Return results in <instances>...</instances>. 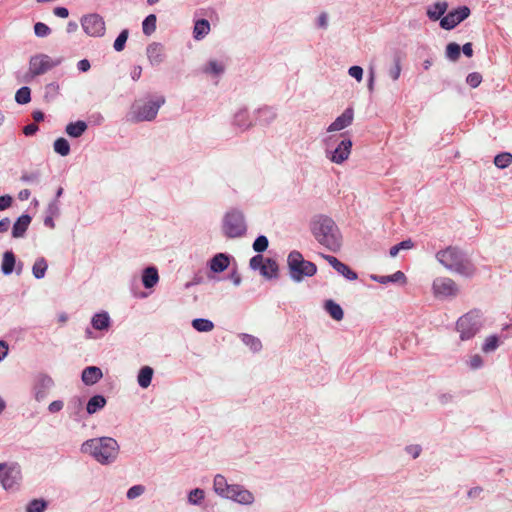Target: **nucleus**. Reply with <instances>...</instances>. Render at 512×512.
<instances>
[{
	"label": "nucleus",
	"mask_w": 512,
	"mask_h": 512,
	"mask_svg": "<svg viewBox=\"0 0 512 512\" xmlns=\"http://www.w3.org/2000/svg\"><path fill=\"white\" fill-rule=\"evenodd\" d=\"M83 407L84 401L79 396L72 397L67 405V412L69 417L76 422H80L83 419Z\"/></svg>",
	"instance_id": "412c9836"
},
{
	"label": "nucleus",
	"mask_w": 512,
	"mask_h": 512,
	"mask_svg": "<svg viewBox=\"0 0 512 512\" xmlns=\"http://www.w3.org/2000/svg\"><path fill=\"white\" fill-rule=\"evenodd\" d=\"M34 33L37 37L44 38L51 33V29L45 23L37 22L34 24Z\"/></svg>",
	"instance_id": "4d7b16f0"
},
{
	"label": "nucleus",
	"mask_w": 512,
	"mask_h": 512,
	"mask_svg": "<svg viewBox=\"0 0 512 512\" xmlns=\"http://www.w3.org/2000/svg\"><path fill=\"white\" fill-rule=\"evenodd\" d=\"M191 324L198 332H210L214 328V323L206 318H195L192 320Z\"/></svg>",
	"instance_id": "ea45409f"
},
{
	"label": "nucleus",
	"mask_w": 512,
	"mask_h": 512,
	"mask_svg": "<svg viewBox=\"0 0 512 512\" xmlns=\"http://www.w3.org/2000/svg\"><path fill=\"white\" fill-rule=\"evenodd\" d=\"M481 327V316L476 310L461 316L456 323V329L462 341L473 338L480 331Z\"/></svg>",
	"instance_id": "0eeeda50"
},
{
	"label": "nucleus",
	"mask_w": 512,
	"mask_h": 512,
	"mask_svg": "<svg viewBox=\"0 0 512 512\" xmlns=\"http://www.w3.org/2000/svg\"><path fill=\"white\" fill-rule=\"evenodd\" d=\"M205 498V492L201 488L192 489L188 493L187 501L191 505H200Z\"/></svg>",
	"instance_id": "de8ad7c7"
},
{
	"label": "nucleus",
	"mask_w": 512,
	"mask_h": 512,
	"mask_svg": "<svg viewBox=\"0 0 512 512\" xmlns=\"http://www.w3.org/2000/svg\"><path fill=\"white\" fill-rule=\"evenodd\" d=\"M141 281L146 289L154 288L159 282L158 269L155 266H148L142 271Z\"/></svg>",
	"instance_id": "a878e982"
},
{
	"label": "nucleus",
	"mask_w": 512,
	"mask_h": 512,
	"mask_svg": "<svg viewBox=\"0 0 512 512\" xmlns=\"http://www.w3.org/2000/svg\"><path fill=\"white\" fill-rule=\"evenodd\" d=\"M352 140L344 137L334 149L328 150L326 157L335 164H342L346 161L351 153Z\"/></svg>",
	"instance_id": "4468645a"
},
{
	"label": "nucleus",
	"mask_w": 512,
	"mask_h": 512,
	"mask_svg": "<svg viewBox=\"0 0 512 512\" xmlns=\"http://www.w3.org/2000/svg\"><path fill=\"white\" fill-rule=\"evenodd\" d=\"M354 110L352 107H348L344 112L338 116L327 128V132H335L345 129L350 126L353 122Z\"/></svg>",
	"instance_id": "a211bd4d"
},
{
	"label": "nucleus",
	"mask_w": 512,
	"mask_h": 512,
	"mask_svg": "<svg viewBox=\"0 0 512 512\" xmlns=\"http://www.w3.org/2000/svg\"><path fill=\"white\" fill-rule=\"evenodd\" d=\"M461 47L456 42H450L446 46L445 56L448 60L456 62L460 58Z\"/></svg>",
	"instance_id": "37998d69"
},
{
	"label": "nucleus",
	"mask_w": 512,
	"mask_h": 512,
	"mask_svg": "<svg viewBox=\"0 0 512 512\" xmlns=\"http://www.w3.org/2000/svg\"><path fill=\"white\" fill-rule=\"evenodd\" d=\"M12 197L10 195L0 196V211L6 210L12 204Z\"/></svg>",
	"instance_id": "338daca9"
},
{
	"label": "nucleus",
	"mask_w": 512,
	"mask_h": 512,
	"mask_svg": "<svg viewBox=\"0 0 512 512\" xmlns=\"http://www.w3.org/2000/svg\"><path fill=\"white\" fill-rule=\"evenodd\" d=\"M41 178V173L39 170H35L29 173H23L21 176V181L29 184H39Z\"/></svg>",
	"instance_id": "6e6d98bb"
},
{
	"label": "nucleus",
	"mask_w": 512,
	"mask_h": 512,
	"mask_svg": "<svg viewBox=\"0 0 512 512\" xmlns=\"http://www.w3.org/2000/svg\"><path fill=\"white\" fill-rule=\"evenodd\" d=\"M287 267L289 277L296 283H300L305 278L312 277L317 273L316 264L305 260L302 253L297 250H293L288 254Z\"/></svg>",
	"instance_id": "20e7f679"
},
{
	"label": "nucleus",
	"mask_w": 512,
	"mask_h": 512,
	"mask_svg": "<svg viewBox=\"0 0 512 512\" xmlns=\"http://www.w3.org/2000/svg\"><path fill=\"white\" fill-rule=\"evenodd\" d=\"M228 278L232 281V283H233L235 286H239V285L241 284L242 279H241L240 274H239V273H238V271H237V267H234V268L231 270V272H230V274H229Z\"/></svg>",
	"instance_id": "774afa93"
},
{
	"label": "nucleus",
	"mask_w": 512,
	"mask_h": 512,
	"mask_svg": "<svg viewBox=\"0 0 512 512\" xmlns=\"http://www.w3.org/2000/svg\"><path fill=\"white\" fill-rule=\"evenodd\" d=\"M470 13L471 11L468 6H459L441 18L440 27L444 30H452L458 24L467 19Z\"/></svg>",
	"instance_id": "ddd939ff"
},
{
	"label": "nucleus",
	"mask_w": 512,
	"mask_h": 512,
	"mask_svg": "<svg viewBox=\"0 0 512 512\" xmlns=\"http://www.w3.org/2000/svg\"><path fill=\"white\" fill-rule=\"evenodd\" d=\"M256 122L261 126L270 125L277 117V113L273 107L264 106L255 110Z\"/></svg>",
	"instance_id": "b1692460"
},
{
	"label": "nucleus",
	"mask_w": 512,
	"mask_h": 512,
	"mask_svg": "<svg viewBox=\"0 0 512 512\" xmlns=\"http://www.w3.org/2000/svg\"><path fill=\"white\" fill-rule=\"evenodd\" d=\"M80 450L82 453L90 455L98 463L108 465L117 459L119 444L112 437L92 438L84 441Z\"/></svg>",
	"instance_id": "f03ea898"
},
{
	"label": "nucleus",
	"mask_w": 512,
	"mask_h": 512,
	"mask_svg": "<svg viewBox=\"0 0 512 512\" xmlns=\"http://www.w3.org/2000/svg\"><path fill=\"white\" fill-rule=\"evenodd\" d=\"M147 58L152 66H158L165 60V49L163 44L152 42L146 48Z\"/></svg>",
	"instance_id": "6ab92c4d"
},
{
	"label": "nucleus",
	"mask_w": 512,
	"mask_h": 512,
	"mask_svg": "<svg viewBox=\"0 0 512 512\" xmlns=\"http://www.w3.org/2000/svg\"><path fill=\"white\" fill-rule=\"evenodd\" d=\"M15 101L20 105L29 103L31 101L30 88L28 86L19 88L15 94Z\"/></svg>",
	"instance_id": "49530a36"
},
{
	"label": "nucleus",
	"mask_w": 512,
	"mask_h": 512,
	"mask_svg": "<svg viewBox=\"0 0 512 512\" xmlns=\"http://www.w3.org/2000/svg\"><path fill=\"white\" fill-rule=\"evenodd\" d=\"M210 23L207 19H198L194 23L193 38L197 41L204 39L210 32Z\"/></svg>",
	"instance_id": "7c9ffc66"
},
{
	"label": "nucleus",
	"mask_w": 512,
	"mask_h": 512,
	"mask_svg": "<svg viewBox=\"0 0 512 512\" xmlns=\"http://www.w3.org/2000/svg\"><path fill=\"white\" fill-rule=\"evenodd\" d=\"M222 231L229 239L244 236L247 231V225L243 212L238 209L226 212L223 218Z\"/></svg>",
	"instance_id": "423d86ee"
},
{
	"label": "nucleus",
	"mask_w": 512,
	"mask_h": 512,
	"mask_svg": "<svg viewBox=\"0 0 512 512\" xmlns=\"http://www.w3.org/2000/svg\"><path fill=\"white\" fill-rule=\"evenodd\" d=\"M21 472L18 465L0 463V483L5 490H12L19 485Z\"/></svg>",
	"instance_id": "9b49d317"
},
{
	"label": "nucleus",
	"mask_w": 512,
	"mask_h": 512,
	"mask_svg": "<svg viewBox=\"0 0 512 512\" xmlns=\"http://www.w3.org/2000/svg\"><path fill=\"white\" fill-rule=\"evenodd\" d=\"M371 280L380 284H388V283H406V276L402 271H396L392 275H376L372 274L370 276Z\"/></svg>",
	"instance_id": "bb28decb"
},
{
	"label": "nucleus",
	"mask_w": 512,
	"mask_h": 512,
	"mask_svg": "<svg viewBox=\"0 0 512 512\" xmlns=\"http://www.w3.org/2000/svg\"><path fill=\"white\" fill-rule=\"evenodd\" d=\"M228 484L229 483L225 476L217 474L213 480V490L219 496L220 494H222L223 490L227 488Z\"/></svg>",
	"instance_id": "3c124183"
},
{
	"label": "nucleus",
	"mask_w": 512,
	"mask_h": 512,
	"mask_svg": "<svg viewBox=\"0 0 512 512\" xmlns=\"http://www.w3.org/2000/svg\"><path fill=\"white\" fill-rule=\"evenodd\" d=\"M107 403L106 398L103 395L97 394L92 396L86 405V412L88 415L95 414L99 410L105 407Z\"/></svg>",
	"instance_id": "72a5a7b5"
},
{
	"label": "nucleus",
	"mask_w": 512,
	"mask_h": 512,
	"mask_svg": "<svg viewBox=\"0 0 512 512\" xmlns=\"http://www.w3.org/2000/svg\"><path fill=\"white\" fill-rule=\"evenodd\" d=\"M64 407V402L62 400H54L48 405V411L50 413H58Z\"/></svg>",
	"instance_id": "0e129e2a"
},
{
	"label": "nucleus",
	"mask_w": 512,
	"mask_h": 512,
	"mask_svg": "<svg viewBox=\"0 0 512 512\" xmlns=\"http://www.w3.org/2000/svg\"><path fill=\"white\" fill-rule=\"evenodd\" d=\"M59 61H53L47 54H36L29 60V75L31 78L40 76L56 67Z\"/></svg>",
	"instance_id": "9d476101"
},
{
	"label": "nucleus",
	"mask_w": 512,
	"mask_h": 512,
	"mask_svg": "<svg viewBox=\"0 0 512 512\" xmlns=\"http://www.w3.org/2000/svg\"><path fill=\"white\" fill-rule=\"evenodd\" d=\"M154 370L150 366H143L137 375V382L141 388H148L152 382Z\"/></svg>",
	"instance_id": "c9c22d12"
},
{
	"label": "nucleus",
	"mask_w": 512,
	"mask_h": 512,
	"mask_svg": "<svg viewBox=\"0 0 512 512\" xmlns=\"http://www.w3.org/2000/svg\"><path fill=\"white\" fill-rule=\"evenodd\" d=\"M231 259L227 253H217L208 261V267L213 273H222L229 267Z\"/></svg>",
	"instance_id": "aec40b11"
},
{
	"label": "nucleus",
	"mask_w": 512,
	"mask_h": 512,
	"mask_svg": "<svg viewBox=\"0 0 512 512\" xmlns=\"http://www.w3.org/2000/svg\"><path fill=\"white\" fill-rule=\"evenodd\" d=\"M310 231L327 250L336 253L341 249L342 234L331 217L322 214L314 216L310 221Z\"/></svg>",
	"instance_id": "f257e3e1"
},
{
	"label": "nucleus",
	"mask_w": 512,
	"mask_h": 512,
	"mask_svg": "<svg viewBox=\"0 0 512 512\" xmlns=\"http://www.w3.org/2000/svg\"><path fill=\"white\" fill-rule=\"evenodd\" d=\"M348 73L358 82H360L363 78V68L358 65L351 66L348 70Z\"/></svg>",
	"instance_id": "680f3d73"
},
{
	"label": "nucleus",
	"mask_w": 512,
	"mask_h": 512,
	"mask_svg": "<svg viewBox=\"0 0 512 512\" xmlns=\"http://www.w3.org/2000/svg\"><path fill=\"white\" fill-rule=\"evenodd\" d=\"M413 246L414 243L411 239L403 240L390 248L389 255L391 257H396L400 250L411 249Z\"/></svg>",
	"instance_id": "603ef678"
},
{
	"label": "nucleus",
	"mask_w": 512,
	"mask_h": 512,
	"mask_svg": "<svg viewBox=\"0 0 512 512\" xmlns=\"http://www.w3.org/2000/svg\"><path fill=\"white\" fill-rule=\"evenodd\" d=\"M60 215V203L57 199H52L45 210V216L58 217Z\"/></svg>",
	"instance_id": "5fc2aeb1"
},
{
	"label": "nucleus",
	"mask_w": 512,
	"mask_h": 512,
	"mask_svg": "<svg viewBox=\"0 0 512 512\" xmlns=\"http://www.w3.org/2000/svg\"><path fill=\"white\" fill-rule=\"evenodd\" d=\"M128 36H129L128 29H123L119 33V35L117 36V38L115 39L114 44H113L115 51L121 52L122 50H124Z\"/></svg>",
	"instance_id": "8fccbe9b"
},
{
	"label": "nucleus",
	"mask_w": 512,
	"mask_h": 512,
	"mask_svg": "<svg viewBox=\"0 0 512 512\" xmlns=\"http://www.w3.org/2000/svg\"><path fill=\"white\" fill-rule=\"evenodd\" d=\"M249 267L254 271L259 270L261 276L266 279L278 278L279 266L277 261L273 258L264 259L260 253L250 259Z\"/></svg>",
	"instance_id": "6e6552de"
},
{
	"label": "nucleus",
	"mask_w": 512,
	"mask_h": 512,
	"mask_svg": "<svg viewBox=\"0 0 512 512\" xmlns=\"http://www.w3.org/2000/svg\"><path fill=\"white\" fill-rule=\"evenodd\" d=\"M483 366V359L480 355L475 354L469 360V367L472 370L479 369Z\"/></svg>",
	"instance_id": "e2e57ef3"
},
{
	"label": "nucleus",
	"mask_w": 512,
	"mask_h": 512,
	"mask_svg": "<svg viewBox=\"0 0 512 512\" xmlns=\"http://www.w3.org/2000/svg\"><path fill=\"white\" fill-rule=\"evenodd\" d=\"M54 386L55 382L50 375L44 372L36 374L32 385L34 399L39 403L44 401Z\"/></svg>",
	"instance_id": "1a4fd4ad"
},
{
	"label": "nucleus",
	"mask_w": 512,
	"mask_h": 512,
	"mask_svg": "<svg viewBox=\"0 0 512 512\" xmlns=\"http://www.w3.org/2000/svg\"><path fill=\"white\" fill-rule=\"evenodd\" d=\"M324 309L330 315V317L336 321H341L344 317V311L342 307L331 299L324 302Z\"/></svg>",
	"instance_id": "f704fd0d"
},
{
	"label": "nucleus",
	"mask_w": 512,
	"mask_h": 512,
	"mask_svg": "<svg viewBox=\"0 0 512 512\" xmlns=\"http://www.w3.org/2000/svg\"><path fill=\"white\" fill-rule=\"evenodd\" d=\"M157 18L155 14H149L142 22V31L145 35L149 36L156 30Z\"/></svg>",
	"instance_id": "c03bdc74"
},
{
	"label": "nucleus",
	"mask_w": 512,
	"mask_h": 512,
	"mask_svg": "<svg viewBox=\"0 0 512 512\" xmlns=\"http://www.w3.org/2000/svg\"><path fill=\"white\" fill-rule=\"evenodd\" d=\"M447 8V2H436L433 5L428 6L426 14L432 21L441 20V18L445 16L444 14L447 11Z\"/></svg>",
	"instance_id": "cd10ccee"
},
{
	"label": "nucleus",
	"mask_w": 512,
	"mask_h": 512,
	"mask_svg": "<svg viewBox=\"0 0 512 512\" xmlns=\"http://www.w3.org/2000/svg\"><path fill=\"white\" fill-rule=\"evenodd\" d=\"M436 259L446 269L464 277H472L475 267L467 254L456 246H448L436 253Z\"/></svg>",
	"instance_id": "7ed1b4c3"
},
{
	"label": "nucleus",
	"mask_w": 512,
	"mask_h": 512,
	"mask_svg": "<svg viewBox=\"0 0 512 512\" xmlns=\"http://www.w3.org/2000/svg\"><path fill=\"white\" fill-rule=\"evenodd\" d=\"M482 82V75L478 72L469 73L466 77V83L471 88H477Z\"/></svg>",
	"instance_id": "bf43d9fd"
},
{
	"label": "nucleus",
	"mask_w": 512,
	"mask_h": 512,
	"mask_svg": "<svg viewBox=\"0 0 512 512\" xmlns=\"http://www.w3.org/2000/svg\"><path fill=\"white\" fill-rule=\"evenodd\" d=\"M102 377V370L97 366H88L83 369L81 374L82 382L87 386L96 384Z\"/></svg>",
	"instance_id": "393cba45"
},
{
	"label": "nucleus",
	"mask_w": 512,
	"mask_h": 512,
	"mask_svg": "<svg viewBox=\"0 0 512 512\" xmlns=\"http://www.w3.org/2000/svg\"><path fill=\"white\" fill-rule=\"evenodd\" d=\"M512 163V154L510 152H502L494 157V164L499 169H505Z\"/></svg>",
	"instance_id": "a18cd8bd"
},
{
	"label": "nucleus",
	"mask_w": 512,
	"mask_h": 512,
	"mask_svg": "<svg viewBox=\"0 0 512 512\" xmlns=\"http://www.w3.org/2000/svg\"><path fill=\"white\" fill-rule=\"evenodd\" d=\"M453 400H454V395L450 392L441 393L438 395V401L442 405H447V404L453 402Z\"/></svg>",
	"instance_id": "69168bd1"
},
{
	"label": "nucleus",
	"mask_w": 512,
	"mask_h": 512,
	"mask_svg": "<svg viewBox=\"0 0 512 512\" xmlns=\"http://www.w3.org/2000/svg\"><path fill=\"white\" fill-rule=\"evenodd\" d=\"M165 103L163 96H158L155 99H150L147 102L136 100L131 105V110L128 114V119L134 123L152 121L156 118L158 111Z\"/></svg>",
	"instance_id": "39448f33"
},
{
	"label": "nucleus",
	"mask_w": 512,
	"mask_h": 512,
	"mask_svg": "<svg viewBox=\"0 0 512 512\" xmlns=\"http://www.w3.org/2000/svg\"><path fill=\"white\" fill-rule=\"evenodd\" d=\"M239 337L243 344L249 347L252 352L257 353L262 349V343L259 338L247 333H241Z\"/></svg>",
	"instance_id": "4c0bfd02"
},
{
	"label": "nucleus",
	"mask_w": 512,
	"mask_h": 512,
	"mask_svg": "<svg viewBox=\"0 0 512 512\" xmlns=\"http://www.w3.org/2000/svg\"><path fill=\"white\" fill-rule=\"evenodd\" d=\"M401 74V63L399 57L394 58V65L389 69V76L393 81L399 79Z\"/></svg>",
	"instance_id": "052dcab7"
},
{
	"label": "nucleus",
	"mask_w": 512,
	"mask_h": 512,
	"mask_svg": "<svg viewBox=\"0 0 512 512\" xmlns=\"http://www.w3.org/2000/svg\"><path fill=\"white\" fill-rule=\"evenodd\" d=\"M111 319L107 312L96 313L91 319V325L94 329L103 331L110 327Z\"/></svg>",
	"instance_id": "2f4dec72"
},
{
	"label": "nucleus",
	"mask_w": 512,
	"mask_h": 512,
	"mask_svg": "<svg viewBox=\"0 0 512 512\" xmlns=\"http://www.w3.org/2000/svg\"><path fill=\"white\" fill-rule=\"evenodd\" d=\"M16 267V256L12 250L5 251L2 257L1 272L8 276L13 273Z\"/></svg>",
	"instance_id": "c85d7f7f"
},
{
	"label": "nucleus",
	"mask_w": 512,
	"mask_h": 512,
	"mask_svg": "<svg viewBox=\"0 0 512 512\" xmlns=\"http://www.w3.org/2000/svg\"><path fill=\"white\" fill-rule=\"evenodd\" d=\"M499 347V337L495 334L488 336L483 345L482 351L484 353L494 352Z\"/></svg>",
	"instance_id": "09e8293b"
},
{
	"label": "nucleus",
	"mask_w": 512,
	"mask_h": 512,
	"mask_svg": "<svg viewBox=\"0 0 512 512\" xmlns=\"http://www.w3.org/2000/svg\"><path fill=\"white\" fill-rule=\"evenodd\" d=\"M269 240L265 235H259L253 242V250L257 253H262L267 250Z\"/></svg>",
	"instance_id": "864d4df0"
},
{
	"label": "nucleus",
	"mask_w": 512,
	"mask_h": 512,
	"mask_svg": "<svg viewBox=\"0 0 512 512\" xmlns=\"http://www.w3.org/2000/svg\"><path fill=\"white\" fill-rule=\"evenodd\" d=\"M87 128L88 125L85 121L78 120L75 122L68 123L65 127V132L68 136L72 138H79L85 133Z\"/></svg>",
	"instance_id": "c756f323"
},
{
	"label": "nucleus",
	"mask_w": 512,
	"mask_h": 512,
	"mask_svg": "<svg viewBox=\"0 0 512 512\" xmlns=\"http://www.w3.org/2000/svg\"><path fill=\"white\" fill-rule=\"evenodd\" d=\"M202 72L206 75L219 77L225 72V65L215 59L209 60L206 65L202 67Z\"/></svg>",
	"instance_id": "473e14b6"
},
{
	"label": "nucleus",
	"mask_w": 512,
	"mask_h": 512,
	"mask_svg": "<svg viewBox=\"0 0 512 512\" xmlns=\"http://www.w3.org/2000/svg\"><path fill=\"white\" fill-rule=\"evenodd\" d=\"M32 217L29 214H22L19 216L12 226V237L19 239L23 238L31 224Z\"/></svg>",
	"instance_id": "4be33fe9"
},
{
	"label": "nucleus",
	"mask_w": 512,
	"mask_h": 512,
	"mask_svg": "<svg viewBox=\"0 0 512 512\" xmlns=\"http://www.w3.org/2000/svg\"><path fill=\"white\" fill-rule=\"evenodd\" d=\"M228 500H232L240 505L249 506L255 501V497L251 491L246 489L244 486L234 484L233 492L229 496Z\"/></svg>",
	"instance_id": "f3484780"
},
{
	"label": "nucleus",
	"mask_w": 512,
	"mask_h": 512,
	"mask_svg": "<svg viewBox=\"0 0 512 512\" xmlns=\"http://www.w3.org/2000/svg\"><path fill=\"white\" fill-rule=\"evenodd\" d=\"M47 268L48 264L46 259L44 257H39L33 264L32 274L36 279L40 280L45 277Z\"/></svg>",
	"instance_id": "58836bf2"
},
{
	"label": "nucleus",
	"mask_w": 512,
	"mask_h": 512,
	"mask_svg": "<svg viewBox=\"0 0 512 512\" xmlns=\"http://www.w3.org/2000/svg\"><path fill=\"white\" fill-rule=\"evenodd\" d=\"M54 151L60 156H67L70 153V144L64 137L57 138L53 143Z\"/></svg>",
	"instance_id": "79ce46f5"
},
{
	"label": "nucleus",
	"mask_w": 512,
	"mask_h": 512,
	"mask_svg": "<svg viewBox=\"0 0 512 512\" xmlns=\"http://www.w3.org/2000/svg\"><path fill=\"white\" fill-rule=\"evenodd\" d=\"M60 94L58 82H51L45 85L43 99L46 103H51L57 99Z\"/></svg>",
	"instance_id": "e433bc0d"
},
{
	"label": "nucleus",
	"mask_w": 512,
	"mask_h": 512,
	"mask_svg": "<svg viewBox=\"0 0 512 512\" xmlns=\"http://www.w3.org/2000/svg\"><path fill=\"white\" fill-rule=\"evenodd\" d=\"M81 25L84 32L92 37H101L105 34V21L97 13L88 14L82 17Z\"/></svg>",
	"instance_id": "f8f14e48"
},
{
	"label": "nucleus",
	"mask_w": 512,
	"mask_h": 512,
	"mask_svg": "<svg viewBox=\"0 0 512 512\" xmlns=\"http://www.w3.org/2000/svg\"><path fill=\"white\" fill-rule=\"evenodd\" d=\"M321 257L325 259L334 270H336L340 275H342L347 280L354 281L358 279V274L354 270H352L348 265L341 262L335 256L321 254Z\"/></svg>",
	"instance_id": "dca6fc26"
},
{
	"label": "nucleus",
	"mask_w": 512,
	"mask_h": 512,
	"mask_svg": "<svg viewBox=\"0 0 512 512\" xmlns=\"http://www.w3.org/2000/svg\"><path fill=\"white\" fill-rule=\"evenodd\" d=\"M48 501L43 498H35L26 505V512H45Z\"/></svg>",
	"instance_id": "a19ab883"
},
{
	"label": "nucleus",
	"mask_w": 512,
	"mask_h": 512,
	"mask_svg": "<svg viewBox=\"0 0 512 512\" xmlns=\"http://www.w3.org/2000/svg\"><path fill=\"white\" fill-rule=\"evenodd\" d=\"M433 292L436 296H456L458 288L456 283L448 277H439L433 281Z\"/></svg>",
	"instance_id": "2eb2a0df"
},
{
	"label": "nucleus",
	"mask_w": 512,
	"mask_h": 512,
	"mask_svg": "<svg viewBox=\"0 0 512 512\" xmlns=\"http://www.w3.org/2000/svg\"><path fill=\"white\" fill-rule=\"evenodd\" d=\"M145 492V486L141 484L134 485L130 487L126 493V497L129 500L136 499L137 497H140Z\"/></svg>",
	"instance_id": "13d9d810"
},
{
	"label": "nucleus",
	"mask_w": 512,
	"mask_h": 512,
	"mask_svg": "<svg viewBox=\"0 0 512 512\" xmlns=\"http://www.w3.org/2000/svg\"><path fill=\"white\" fill-rule=\"evenodd\" d=\"M232 124L238 128L241 132L250 129L253 126V121L250 118L248 110L246 108L239 109L233 117Z\"/></svg>",
	"instance_id": "5701e85b"
}]
</instances>
